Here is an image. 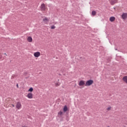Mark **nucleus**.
<instances>
[{
	"label": "nucleus",
	"instance_id": "nucleus-1",
	"mask_svg": "<svg viewBox=\"0 0 127 127\" xmlns=\"http://www.w3.org/2000/svg\"><path fill=\"white\" fill-rule=\"evenodd\" d=\"M93 83H94V81L93 80L90 79V80H87L86 82L85 85L86 86H91V85H92Z\"/></svg>",
	"mask_w": 127,
	"mask_h": 127
},
{
	"label": "nucleus",
	"instance_id": "nucleus-2",
	"mask_svg": "<svg viewBox=\"0 0 127 127\" xmlns=\"http://www.w3.org/2000/svg\"><path fill=\"white\" fill-rule=\"evenodd\" d=\"M122 17L123 19L126 20L127 18V13H123L122 14Z\"/></svg>",
	"mask_w": 127,
	"mask_h": 127
},
{
	"label": "nucleus",
	"instance_id": "nucleus-3",
	"mask_svg": "<svg viewBox=\"0 0 127 127\" xmlns=\"http://www.w3.org/2000/svg\"><path fill=\"white\" fill-rule=\"evenodd\" d=\"M16 108L18 110H19L20 109V108H21V103H20V102H17L16 105Z\"/></svg>",
	"mask_w": 127,
	"mask_h": 127
},
{
	"label": "nucleus",
	"instance_id": "nucleus-4",
	"mask_svg": "<svg viewBox=\"0 0 127 127\" xmlns=\"http://www.w3.org/2000/svg\"><path fill=\"white\" fill-rule=\"evenodd\" d=\"M111 4L113 5L115 3H117L118 2V0H109Z\"/></svg>",
	"mask_w": 127,
	"mask_h": 127
},
{
	"label": "nucleus",
	"instance_id": "nucleus-5",
	"mask_svg": "<svg viewBox=\"0 0 127 127\" xmlns=\"http://www.w3.org/2000/svg\"><path fill=\"white\" fill-rule=\"evenodd\" d=\"M34 56L36 58L39 57L40 56V52H37L36 53H34Z\"/></svg>",
	"mask_w": 127,
	"mask_h": 127
},
{
	"label": "nucleus",
	"instance_id": "nucleus-6",
	"mask_svg": "<svg viewBox=\"0 0 127 127\" xmlns=\"http://www.w3.org/2000/svg\"><path fill=\"white\" fill-rule=\"evenodd\" d=\"M79 86H84L85 85V81L83 80H80L78 84Z\"/></svg>",
	"mask_w": 127,
	"mask_h": 127
},
{
	"label": "nucleus",
	"instance_id": "nucleus-7",
	"mask_svg": "<svg viewBox=\"0 0 127 127\" xmlns=\"http://www.w3.org/2000/svg\"><path fill=\"white\" fill-rule=\"evenodd\" d=\"M41 9L42 10H45L46 8H45V4L42 3L41 5Z\"/></svg>",
	"mask_w": 127,
	"mask_h": 127
},
{
	"label": "nucleus",
	"instance_id": "nucleus-8",
	"mask_svg": "<svg viewBox=\"0 0 127 127\" xmlns=\"http://www.w3.org/2000/svg\"><path fill=\"white\" fill-rule=\"evenodd\" d=\"M27 98H28V99H32L33 98L32 93H28Z\"/></svg>",
	"mask_w": 127,
	"mask_h": 127
},
{
	"label": "nucleus",
	"instance_id": "nucleus-9",
	"mask_svg": "<svg viewBox=\"0 0 127 127\" xmlns=\"http://www.w3.org/2000/svg\"><path fill=\"white\" fill-rule=\"evenodd\" d=\"M115 19H116V18L114 16H112L110 18V20L111 21V22H113V21H115Z\"/></svg>",
	"mask_w": 127,
	"mask_h": 127
},
{
	"label": "nucleus",
	"instance_id": "nucleus-10",
	"mask_svg": "<svg viewBox=\"0 0 127 127\" xmlns=\"http://www.w3.org/2000/svg\"><path fill=\"white\" fill-rule=\"evenodd\" d=\"M43 21H44V22H47L48 21H49V19H48V18H44L43 19Z\"/></svg>",
	"mask_w": 127,
	"mask_h": 127
},
{
	"label": "nucleus",
	"instance_id": "nucleus-11",
	"mask_svg": "<svg viewBox=\"0 0 127 127\" xmlns=\"http://www.w3.org/2000/svg\"><path fill=\"white\" fill-rule=\"evenodd\" d=\"M28 42H32V38L31 37H28L27 38Z\"/></svg>",
	"mask_w": 127,
	"mask_h": 127
},
{
	"label": "nucleus",
	"instance_id": "nucleus-12",
	"mask_svg": "<svg viewBox=\"0 0 127 127\" xmlns=\"http://www.w3.org/2000/svg\"><path fill=\"white\" fill-rule=\"evenodd\" d=\"M67 111H68V107L65 105L64 108V111L67 112Z\"/></svg>",
	"mask_w": 127,
	"mask_h": 127
},
{
	"label": "nucleus",
	"instance_id": "nucleus-13",
	"mask_svg": "<svg viewBox=\"0 0 127 127\" xmlns=\"http://www.w3.org/2000/svg\"><path fill=\"white\" fill-rule=\"evenodd\" d=\"M96 11H92L91 13L92 15H93V16H94V15H96Z\"/></svg>",
	"mask_w": 127,
	"mask_h": 127
},
{
	"label": "nucleus",
	"instance_id": "nucleus-14",
	"mask_svg": "<svg viewBox=\"0 0 127 127\" xmlns=\"http://www.w3.org/2000/svg\"><path fill=\"white\" fill-rule=\"evenodd\" d=\"M33 91V88L31 87L29 89L28 92H32Z\"/></svg>",
	"mask_w": 127,
	"mask_h": 127
},
{
	"label": "nucleus",
	"instance_id": "nucleus-15",
	"mask_svg": "<svg viewBox=\"0 0 127 127\" xmlns=\"http://www.w3.org/2000/svg\"><path fill=\"white\" fill-rule=\"evenodd\" d=\"M111 59H112V57H108V59H107L108 62H110L111 61Z\"/></svg>",
	"mask_w": 127,
	"mask_h": 127
},
{
	"label": "nucleus",
	"instance_id": "nucleus-16",
	"mask_svg": "<svg viewBox=\"0 0 127 127\" xmlns=\"http://www.w3.org/2000/svg\"><path fill=\"white\" fill-rule=\"evenodd\" d=\"M63 114V112L62 111H60L58 113V116H62V114Z\"/></svg>",
	"mask_w": 127,
	"mask_h": 127
},
{
	"label": "nucleus",
	"instance_id": "nucleus-17",
	"mask_svg": "<svg viewBox=\"0 0 127 127\" xmlns=\"http://www.w3.org/2000/svg\"><path fill=\"white\" fill-rule=\"evenodd\" d=\"M60 82H56V86H57V87H58V86H60Z\"/></svg>",
	"mask_w": 127,
	"mask_h": 127
},
{
	"label": "nucleus",
	"instance_id": "nucleus-18",
	"mask_svg": "<svg viewBox=\"0 0 127 127\" xmlns=\"http://www.w3.org/2000/svg\"><path fill=\"white\" fill-rule=\"evenodd\" d=\"M55 28L56 27L55 25H53L51 27V29H55Z\"/></svg>",
	"mask_w": 127,
	"mask_h": 127
},
{
	"label": "nucleus",
	"instance_id": "nucleus-19",
	"mask_svg": "<svg viewBox=\"0 0 127 127\" xmlns=\"http://www.w3.org/2000/svg\"><path fill=\"white\" fill-rule=\"evenodd\" d=\"M111 110V107H108L107 108V111H110Z\"/></svg>",
	"mask_w": 127,
	"mask_h": 127
},
{
	"label": "nucleus",
	"instance_id": "nucleus-20",
	"mask_svg": "<svg viewBox=\"0 0 127 127\" xmlns=\"http://www.w3.org/2000/svg\"><path fill=\"white\" fill-rule=\"evenodd\" d=\"M1 57H2V56L1 55H0V59H1Z\"/></svg>",
	"mask_w": 127,
	"mask_h": 127
},
{
	"label": "nucleus",
	"instance_id": "nucleus-21",
	"mask_svg": "<svg viewBox=\"0 0 127 127\" xmlns=\"http://www.w3.org/2000/svg\"><path fill=\"white\" fill-rule=\"evenodd\" d=\"M16 87H17V88H18V84H16Z\"/></svg>",
	"mask_w": 127,
	"mask_h": 127
},
{
	"label": "nucleus",
	"instance_id": "nucleus-22",
	"mask_svg": "<svg viewBox=\"0 0 127 127\" xmlns=\"http://www.w3.org/2000/svg\"><path fill=\"white\" fill-rule=\"evenodd\" d=\"M4 55H5V56H7L6 53H4Z\"/></svg>",
	"mask_w": 127,
	"mask_h": 127
},
{
	"label": "nucleus",
	"instance_id": "nucleus-23",
	"mask_svg": "<svg viewBox=\"0 0 127 127\" xmlns=\"http://www.w3.org/2000/svg\"><path fill=\"white\" fill-rule=\"evenodd\" d=\"M12 107H14V105L13 104V105H12Z\"/></svg>",
	"mask_w": 127,
	"mask_h": 127
},
{
	"label": "nucleus",
	"instance_id": "nucleus-24",
	"mask_svg": "<svg viewBox=\"0 0 127 127\" xmlns=\"http://www.w3.org/2000/svg\"><path fill=\"white\" fill-rule=\"evenodd\" d=\"M25 127V126H23V127Z\"/></svg>",
	"mask_w": 127,
	"mask_h": 127
},
{
	"label": "nucleus",
	"instance_id": "nucleus-25",
	"mask_svg": "<svg viewBox=\"0 0 127 127\" xmlns=\"http://www.w3.org/2000/svg\"><path fill=\"white\" fill-rule=\"evenodd\" d=\"M108 127H110V126H108Z\"/></svg>",
	"mask_w": 127,
	"mask_h": 127
}]
</instances>
